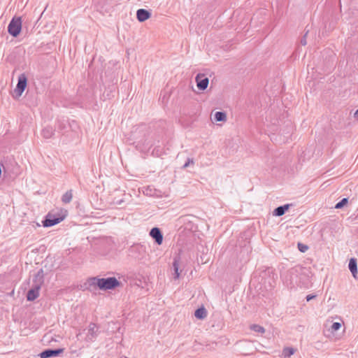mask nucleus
Listing matches in <instances>:
<instances>
[{"label": "nucleus", "instance_id": "13", "mask_svg": "<svg viewBox=\"0 0 358 358\" xmlns=\"http://www.w3.org/2000/svg\"><path fill=\"white\" fill-rule=\"evenodd\" d=\"M150 236L155 240L157 245H161L163 242V234L158 227L152 228L150 231Z\"/></svg>", "mask_w": 358, "mask_h": 358}, {"label": "nucleus", "instance_id": "16", "mask_svg": "<svg viewBox=\"0 0 358 358\" xmlns=\"http://www.w3.org/2000/svg\"><path fill=\"white\" fill-rule=\"evenodd\" d=\"M292 204L287 203L277 207L273 212L274 216L280 217L283 215Z\"/></svg>", "mask_w": 358, "mask_h": 358}, {"label": "nucleus", "instance_id": "27", "mask_svg": "<svg viewBox=\"0 0 358 358\" xmlns=\"http://www.w3.org/2000/svg\"><path fill=\"white\" fill-rule=\"evenodd\" d=\"M132 135H133L132 131H130V132H129V131H124V136H125V137H126V138H127V141L129 144H131V145H133V144L134 143V142L133 141V139H132V138H131V137H132Z\"/></svg>", "mask_w": 358, "mask_h": 358}, {"label": "nucleus", "instance_id": "31", "mask_svg": "<svg viewBox=\"0 0 358 358\" xmlns=\"http://www.w3.org/2000/svg\"><path fill=\"white\" fill-rule=\"evenodd\" d=\"M308 34V32H306V34ZM306 35H305L304 37L303 38H301V44L302 45H306L307 44L306 39Z\"/></svg>", "mask_w": 358, "mask_h": 358}, {"label": "nucleus", "instance_id": "28", "mask_svg": "<svg viewBox=\"0 0 358 358\" xmlns=\"http://www.w3.org/2000/svg\"><path fill=\"white\" fill-rule=\"evenodd\" d=\"M341 327V324L340 322H334L331 325V330L332 331H338V329H340V328Z\"/></svg>", "mask_w": 358, "mask_h": 358}, {"label": "nucleus", "instance_id": "6", "mask_svg": "<svg viewBox=\"0 0 358 358\" xmlns=\"http://www.w3.org/2000/svg\"><path fill=\"white\" fill-rule=\"evenodd\" d=\"M100 280V278L98 277H91L87 278L85 282L83 285H81V289L84 290H88L90 292H92L93 290L99 288V283L97 282Z\"/></svg>", "mask_w": 358, "mask_h": 358}, {"label": "nucleus", "instance_id": "26", "mask_svg": "<svg viewBox=\"0 0 358 358\" xmlns=\"http://www.w3.org/2000/svg\"><path fill=\"white\" fill-rule=\"evenodd\" d=\"M348 198H343L339 202H338L336 206H335V208H337V209H339V208H343L345 204L348 203Z\"/></svg>", "mask_w": 358, "mask_h": 358}, {"label": "nucleus", "instance_id": "19", "mask_svg": "<svg viewBox=\"0 0 358 358\" xmlns=\"http://www.w3.org/2000/svg\"><path fill=\"white\" fill-rule=\"evenodd\" d=\"M348 268L351 273H352L353 276L355 277V273H357V260L355 259H350L348 264Z\"/></svg>", "mask_w": 358, "mask_h": 358}, {"label": "nucleus", "instance_id": "4", "mask_svg": "<svg viewBox=\"0 0 358 358\" xmlns=\"http://www.w3.org/2000/svg\"><path fill=\"white\" fill-rule=\"evenodd\" d=\"M27 85V78L24 73H21L18 77L17 84L14 90V94L13 95L15 99L20 97L26 89Z\"/></svg>", "mask_w": 358, "mask_h": 358}, {"label": "nucleus", "instance_id": "25", "mask_svg": "<svg viewBox=\"0 0 358 358\" xmlns=\"http://www.w3.org/2000/svg\"><path fill=\"white\" fill-rule=\"evenodd\" d=\"M251 329L253 330L255 332L263 334L265 331V329L263 327L259 326L258 324H253L251 327Z\"/></svg>", "mask_w": 358, "mask_h": 358}, {"label": "nucleus", "instance_id": "1", "mask_svg": "<svg viewBox=\"0 0 358 358\" xmlns=\"http://www.w3.org/2000/svg\"><path fill=\"white\" fill-rule=\"evenodd\" d=\"M308 272L306 268L297 265L282 272L280 277L283 284L290 289L308 288L310 285Z\"/></svg>", "mask_w": 358, "mask_h": 358}, {"label": "nucleus", "instance_id": "9", "mask_svg": "<svg viewBox=\"0 0 358 358\" xmlns=\"http://www.w3.org/2000/svg\"><path fill=\"white\" fill-rule=\"evenodd\" d=\"M98 336V327L94 323L91 322L87 328V334L86 340L90 342H93Z\"/></svg>", "mask_w": 358, "mask_h": 358}, {"label": "nucleus", "instance_id": "30", "mask_svg": "<svg viewBox=\"0 0 358 358\" xmlns=\"http://www.w3.org/2000/svg\"><path fill=\"white\" fill-rule=\"evenodd\" d=\"M194 161L192 159H187V161L183 165V168H187L190 164H193Z\"/></svg>", "mask_w": 358, "mask_h": 358}, {"label": "nucleus", "instance_id": "34", "mask_svg": "<svg viewBox=\"0 0 358 358\" xmlns=\"http://www.w3.org/2000/svg\"><path fill=\"white\" fill-rule=\"evenodd\" d=\"M129 121L131 122V118H129V119L127 120V122H126V123H125V124L127 125V124L129 123Z\"/></svg>", "mask_w": 358, "mask_h": 358}, {"label": "nucleus", "instance_id": "8", "mask_svg": "<svg viewBox=\"0 0 358 358\" xmlns=\"http://www.w3.org/2000/svg\"><path fill=\"white\" fill-rule=\"evenodd\" d=\"M153 145L152 141L149 138H146L143 142L139 141L136 148L143 155H148Z\"/></svg>", "mask_w": 358, "mask_h": 358}, {"label": "nucleus", "instance_id": "2", "mask_svg": "<svg viewBox=\"0 0 358 358\" xmlns=\"http://www.w3.org/2000/svg\"><path fill=\"white\" fill-rule=\"evenodd\" d=\"M97 282L99 283V289L103 291L114 289L121 284L115 277L102 278Z\"/></svg>", "mask_w": 358, "mask_h": 358}, {"label": "nucleus", "instance_id": "29", "mask_svg": "<svg viewBox=\"0 0 358 358\" xmlns=\"http://www.w3.org/2000/svg\"><path fill=\"white\" fill-rule=\"evenodd\" d=\"M298 248L301 252H305L308 249V247L306 245L299 243H298Z\"/></svg>", "mask_w": 358, "mask_h": 358}, {"label": "nucleus", "instance_id": "5", "mask_svg": "<svg viewBox=\"0 0 358 358\" xmlns=\"http://www.w3.org/2000/svg\"><path fill=\"white\" fill-rule=\"evenodd\" d=\"M64 219V216H60L59 215H55L49 213L47 214V215L45 217V219L42 222L43 226L44 227H52L61 222Z\"/></svg>", "mask_w": 358, "mask_h": 358}, {"label": "nucleus", "instance_id": "11", "mask_svg": "<svg viewBox=\"0 0 358 358\" xmlns=\"http://www.w3.org/2000/svg\"><path fill=\"white\" fill-rule=\"evenodd\" d=\"M136 289L137 287H140L145 292L148 290V278L143 275H136Z\"/></svg>", "mask_w": 358, "mask_h": 358}, {"label": "nucleus", "instance_id": "15", "mask_svg": "<svg viewBox=\"0 0 358 358\" xmlns=\"http://www.w3.org/2000/svg\"><path fill=\"white\" fill-rule=\"evenodd\" d=\"M41 288L32 285V287L27 293V300L33 301L39 296V290Z\"/></svg>", "mask_w": 358, "mask_h": 358}, {"label": "nucleus", "instance_id": "10", "mask_svg": "<svg viewBox=\"0 0 358 358\" xmlns=\"http://www.w3.org/2000/svg\"><path fill=\"white\" fill-rule=\"evenodd\" d=\"M196 82L197 87L200 90H205L207 89L209 83V80L204 74L199 73L196 76Z\"/></svg>", "mask_w": 358, "mask_h": 358}, {"label": "nucleus", "instance_id": "24", "mask_svg": "<svg viewBox=\"0 0 358 358\" xmlns=\"http://www.w3.org/2000/svg\"><path fill=\"white\" fill-rule=\"evenodd\" d=\"M294 352L295 350L293 348H285L282 350V355L284 357H289Z\"/></svg>", "mask_w": 358, "mask_h": 358}, {"label": "nucleus", "instance_id": "32", "mask_svg": "<svg viewBox=\"0 0 358 358\" xmlns=\"http://www.w3.org/2000/svg\"><path fill=\"white\" fill-rule=\"evenodd\" d=\"M315 296H316L315 295H313V294L307 295L306 296V301H309L313 299L314 298H315Z\"/></svg>", "mask_w": 358, "mask_h": 358}, {"label": "nucleus", "instance_id": "12", "mask_svg": "<svg viewBox=\"0 0 358 358\" xmlns=\"http://www.w3.org/2000/svg\"><path fill=\"white\" fill-rule=\"evenodd\" d=\"M44 282V271L43 268L39 269L33 278V286L41 288Z\"/></svg>", "mask_w": 358, "mask_h": 358}, {"label": "nucleus", "instance_id": "7", "mask_svg": "<svg viewBox=\"0 0 358 358\" xmlns=\"http://www.w3.org/2000/svg\"><path fill=\"white\" fill-rule=\"evenodd\" d=\"M64 351V348H57V349H45L42 351L38 356L41 358H50L60 355Z\"/></svg>", "mask_w": 358, "mask_h": 358}, {"label": "nucleus", "instance_id": "23", "mask_svg": "<svg viewBox=\"0 0 358 358\" xmlns=\"http://www.w3.org/2000/svg\"><path fill=\"white\" fill-rule=\"evenodd\" d=\"M73 197L72 190L67 191L63 194L62 201L64 203H69L71 201Z\"/></svg>", "mask_w": 358, "mask_h": 358}, {"label": "nucleus", "instance_id": "20", "mask_svg": "<svg viewBox=\"0 0 358 358\" xmlns=\"http://www.w3.org/2000/svg\"><path fill=\"white\" fill-rule=\"evenodd\" d=\"M173 267L174 269V279H178L180 277L179 272V257H175L173 262Z\"/></svg>", "mask_w": 358, "mask_h": 358}, {"label": "nucleus", "instance_id": "33", "mask_svg": "<svg viewBox=\"0 0 358 358\" xmlns=\"http://www.w3.org/2000/svg\"><path fill=\"white\" fill-rule=\"evenodd\" d=\"M355 117L358 118V109L355 113Z\"/></svg>", "mask_w": 358, "mask_h": 358}, {"label": "nucleus", "instance_id": "18", "mask_svg": "<svg viewBox=\"0 0 358 358\" xmlns=\"http://www.w3.org/2000/svg\"><path fill=\"white\" fill-rule=\"evenodd\" d=\"M153 146L154 147L152 150L151 155L159 157L164 154V148L161 145H156Z\"/></svg>", "mask_w": 358, "mask_h": 358}, {"label": "nucleus", "instance_id": "22", "mask_svg": "<svg viewBox=\"0 0 358 358\" xmlns=\"http://www.w3.org/2000/svg\"><path fill=\"white\" fill-rule=\"evenodd\" d=\"M194 316L198 319H203L206 316V310L204 308H199L195 310Z\"/></svg>", "mask_w": 358, "mask_h": 358}, {"label": "nucleus", "instance_id": "21", "mask_svg": "<svg viewBox=\"0 0 358 358\" xmlns=\"http://www.w3.org/2000/svg\"><path fill=\"white\" fill-rule=\"evenodd\" d=\"M214 120L216 122H225L227 115L224 112L217 111L214 115Z\"/></svg>", "mask_w": 358, "mask_h": 358}, {"label": "nucleus", "instance_id": "14", "mask_svg": "<svg viewBox=\"0 0 358 358\" xmlns=\"http://www.w3.org/2000/svg\"><path fill=\"white\" fill-rule=\"evenodd\" d=\"M136 17L139 22H144L149 19L151 16V13L148 10L140 8L136 11Z\"/></svg>", "mask_w": 358, "mask_h": 358}, {"label": "nucleus", "instance_id": "3", "mask_svg": "<svg viewBox=\"0 0 358 358\" xmlns=\"http://www.w3.org/2000/svg\"><path fill=\"white\" fill-rule=\"evenodd\" d=\"M22 29V20L20 17L12 18L8 26V32L13 37H17Z\"/></svg>", "mask_w": 358, "mask_h": 358}, {"label": "nucleus", "instance_id": "17", "mask_svg": "<svg viewBox=\"0 0 358 358\" xmlns=\"http://www.w3.org/2000/svg\"><path fill=\"white\" fill-rule=\"evenodd\" d=\"M55 134V129L50 126H48L43 129L41 134L45 138H50Z\"/></svg>", "mask_w": 358, "mask_h": 358}]
</instances>
